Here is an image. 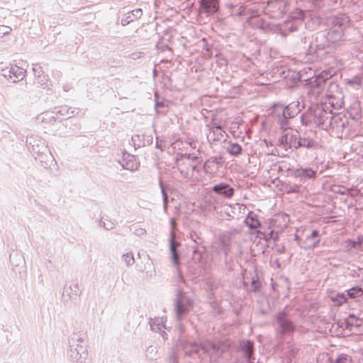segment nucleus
Here are the masks:
<instances>
[{
    "instance_id": "5fc2aeb1",
    "label": "nucleus",
    "mask_w": 363,
    "mask_h": 363,
    "mask_svg": "<svg viewBox=\"0 0 363 363\" xmlns=\"http://www.w3.org/2000/svg\"><path fill=\"white\" fill-rule=\"evenodd\" d=\"M333 301L335 303L337 306H341L344 303L346 302L347 298L345 294H337L335 297H333L332 298Z\"/></svg>"
},
{
    "instance_id": "0eeeda50",
    "label": "nucleus",
    "mask_w": 363,
    "mask_h": 363,
    "mask_svg": "<svg viewBox=\"0 0 363 363\" xmlns=\"http://www.w3.org/2000/svg\"><path fill=\"white\" fill-rule=\"evenodd\" d=\"M273 325L276 334L279 337L290 335L293 334L296 329V324L289 318V314L285 310L278 311L274 315Z\"/></svg>"
},
{
    "instance_id": "423d86ee",
    "label": "nucleus",
    "mask_w": 363,
    "mask_h": 363,
    "mask_svg": "<svg viewBox=\"0 0 363 363\" xmlns=\"http://www.w3.org/2000/svg\"><path fill=\"white\" fill-rule=\"evenodd\" d=\"M299 106L298 101H293L288 105L277 103L272 106V113L277 119L281 129L289 127L290 119L294 118L301 111Z\"/></svg>"
},
{
    "instance_id": "cd10ccee",
    "label": "nucleus",
    "mask_w": 363,
    "mask_h": 363,
    "mask_svg": "<svg viewBox=\"0 0 363 363\" xmlns=\"http://www.w3.org/2000/svg\"><path fill=\"white\" fill-rule=\"evenodd\" d=\"M294 174L296 178L307 180L315 179L317 176V172L310 167L298 168L294 171Z\"/></svg>"
},
{
    "instance_id": "c03bdc74",
    "label": "nucleus",
    "mask_w": 363,
    "mask_h": 363,
    "mask_svg": "<svg viewBox=\"0 0 363 363\" xmlns=\"http://www.w3.org/2000/svg\"><path fill=\"white\" fill-rule=\"evenodd\" d=\"M333 192L340 195H349L352 197L354 196V194H352V189L350 188H347L345 186H335L333 189Z\"/></svg>"
},
{
    "instance_id": "bb28decb",
    "label": "nucleus",
    "mask_w": 363,
    "mask_h": 363,
    "mask_svg": "<svg viewBox=\"0 0 363 363\" xmlns=\"http://www.w3.org/2000/svg\"><path fill=\"white\" fill-rule=\"evenodd\" d=\"M142 16L143 11L141 9H136L128 11L123 15L121 21V25L125 26L129 23L140 19Z\"/></svg>"
},
{
    "instance_id": "f03ea898",
    "label": "nucleus",
    "mask_w": 363,
    "mask_h": 363,
    "mask_svg": "<svg viewBox=\"0 0 363 363\" xmlns=\"http://www.w3.org/2000/svg\"><path fill=\"white\" fill-rule=\"evenodd\" d=\"M230 348V344L225 341L206 340L201 344L196 342L187 343L184 346L186 355L199 354L201 350L210 357V360L216 362L218 358Z\"/></svg>"
},
{
    "instance_id": "3c124183",
    "label": "nucleus",
    "mask_w": 363,
    "mask_h": 363,
    "mask_svg": "<svg viewBox=\"0 0 363 363\" xmlns=\"http://www.w3.org/2000/svg\"><path fill=\"white\" fill-rule=\"evenodd\" d=\"M347 242L351 247L359 248L363 244V236H358L357 240L348 239Z\"/></svg>"
},
{
    "instance_id": "4468645a",
    "label": "nucleus",
    "mask_w": 363,
    "mask_h": 363,
    "mask_svg": "<svg viewBox=\"0 0 363 363\" xmlns=\"http://www.w3.org/2000/svg\"><path fill=\"white\" fill-rule=\"evenodd\" d=\"M82 289L77 280H71L65 283L63 290V296L69 298L70 301H76L80 298Z\"/></svg>"
},
{
    "instance_id": "49530a36",
    "label": "nucleus",
    "mask_w": 363,
    "mask_h": 363,
    "mask_svg": "<svg viewBox=\"0 0 363 363\" xmlns=\"http://www.w3.org/2000/svg\"><path fill=\"white\" fill-rule=\"evenodd\" d=\"M273 25L267 22L264 19L259 20V24L257 26V29H259L263 32H269L272 30Z\"/></svg>"
},
{
    "instance_id": "b1692460",
    "label": "nucleus",
    "mask_w": 363,
    "mask_h": 363,
    "mask_svg": "<svg viewBox=\"0 0 363 363\" xmlns=\"http://www.w3.org/2000/svg\"><path fill=\"white\" fill-rule=\"evenodd\" d=\"M200 9L207 14L215 13L219 10L218 0H200Z\"/></svg>"
},
{
    "instance_id": "ddd939ff",
    "label": "nucleus",
    "mask_w": 363,
    "mask_h": 363,
    "mask_svg": "<svg viewBox=\"0 0 363 363\" xmlns=\"http://www.w3.org/2000/svg\"><path fill=\"white\" fill-rule=\"evenodd\" d=\"M189 158V155L182 153H177L174 158L175 164L174 167L177 168L181 175L185 179L191 178V174L190 172L191 167H189L190 163L188 162Z\"/></svg>"
},
{
    "instance_id": "393cba45",
    "label": "nucleus",
    "mask_w": 363,
    "mask_h": 363,
    "mask_svg": "<svg viewBox=\"0 0 363 363\" xmlns=\"http://www.w3.org/2000/svg\"><path fill=\"white\" fill-rule=\"evenodd\" d=\"M75 109L67 105L60 106L55 108L54 113L57 120L62 121L72 118L74 115Z\"/></svg>"
},
{
    "instance_id": "bf43d9fd",
    "label": "nucleus",
    "mask_w": 363,
    "mask_h": 363,
    "mask_svg": "<svg viewBox=\"0 0 363 363\" xmlns=\"http://www.w3.org/2000/svg\"><path fill=\"white\" fill-rule=\"evenodd\" d=\"M190 238L197 246L201 242V238L195 232L190 233Z\"/></svg>"
},
{
    "instance_id": "8fccbe9b",
    "label": "nucleus",
    "mask_w": 363,
    "mask_h": 363,
    "mask_svg": "<svg viewBox=\"0 0 363 363\" xmlns=\"http://www.w3.org/2000/svg\"><path fill=\"white\" fill-rule=\"evenodd\" d=\"M334 363H353V362L351 356L341 354L335 359Z\"/></svg>"
},
{
    "instance_id": "37998d69",
    "label": "nucleus",
    "mask_w": 363,
    "mask_h": 363,
    "mask_svg": "<svg viewBox=\"0 0 363 363\" xmlns=\"http://www.w3.org/2000/svg\"><path fill=\"white\" fill-rule=\"evenodd\" d=\"M35 83H37L41 88L44 89H50V84L48 82V77L45 74L41 75L35 78Z\"/></svg>"
},
{
    "instance_id": "13d9d810",
    "label": "nucleus",
    "mask_w": 363,
    "mask_h": 363,
    "mask_svg": "<svg viewBox=\"0 0 363 363\" xmlns=\"http://www.w3.org/2000/svg\"><path fill=\"white\" fill-rule=\"evenodd\" d=\"M122 167L123 169H128L130 171H134L138 168L137 164H134L131 161L127 162L125 164H122Z\"/></svg>"
},
{
    "instance_id": "72a5a7b5",
    "label": "nucleus",
    "mask_w": 363,
    "mask_h": 363,
    "mask_svg": "<svg viewBox=\"0 0 363 363\" xmlns=\"http://www.w3.org/2000/svg\"><path fill=\"white\" fill-rule=\"evenodd\" d=\"M230 250V242L226 241L224 239L221 240L219 242L215 244V252L223 253L224 255L225 262L227 261V257Z\"/></svg>"
},
{
    "instance_id": "58836bf2",
    "label": "nucleus",
    "mask_w": 363,
    "mask_h": 363,
    "mask_svg": "<svg viewBox=\"0 0 363 363\" xmlns=\"http://www.w3.org/2000/svg\"><path fill=\"white\" fill-rule=\"evenodd\" d=\"M155 108L157 113H165L167 111V107L165 104V102L163 101H159V94L157 92L155 93Z\"/></svg>"
},
{
    "instance_id": "e2e57ef3",
    "label": "nucleus",
    "mask_w": 363,
    "mask_h": 363,
    "mask_svg": "<svg viewBox=\"0 0 363 363\" xmlns=\"http://www.w3.org/2000/svg\"><path fill=\"white\" fill-rule=\"evenodd\" d=\"M11 30V28L10 27L6 26H0V35L8 34L10 33Z\"/></svg>"
},
{
    "instance_id": "ea45409f",
    "label": "nucleus",
    "mask_w": 363,
    "mask_h": 363,
    "mask_svg": "<svg viewBox=\"0 0 363 363\" xmlns=\"http://www.w3.org/2000/svg\"><path fill=\"white\" fill-rule=\"evenodd\" d=\"M334 73L332 71H323L318 75L315 76V78L320 82V83L325 84L328 86V84H331V82L328 80L333 76Z\"/></svg>"
},
{
    "instance_id": "4be33fe9",
    "label": "nucleus",
    "mask_w": 363,
    "mask_h": 363,
    "mask_svg": "<svg viewBox=\"0 0 363 363\" xmlns=\"http://www.w3.org/2000/svg\"><path fill=\"white\" fill-rule=\"evenodd\" d=\"M152 142L153 138L152 135L136 134L133 135L131 138V143L135 149L146 145H150L152 143Z\"/></svg>"
},
{
    "instance_id": "c85d7f7f",
    "label": "nucleus",
    "mask_w": 363,
    "mask_h": 363,
    "mask_svg": "<svg viewBox=\"0 0 363 363\" xmlns=\"http://www.w3.org/2000/svg\"><path fill=\"white\" fill-rule=\"evenodd\" d=\"M193 255H192V259L195 262H198L200 264H206L207 263V259H206V254L205 253V247L203 246H196L193 247Z\"/></svg>"
},
{
    "instance_id": "2f4dec72",
    "label": "nucleus",
    "mask_w": 363,
    "mask_h": 363,
    "mask_svg": "<svg viewBox=\"0 0 363 363\" xmlns=\"http://www.w3.org/2000/svg\"><path fill=\"white\" fill-rule=\"evenodd\" d=\"M347 113L352 119L359 121L362 118V111L359 101H356L352 103L347 110Z\"/></svg>"
},
{
    "instance_id": "dca6fc26",
    "label": "nucleus",
    "mask_w": 363,
    "mask_h": 363,
    "mask_svg": "<svg viewBox=\"0 0 363 363\" xmlns=\"http://www.w3.org/2000/svg\"><path fill=\"white\" fill-rule=\"evenodd\" d=\"M26 74V70L17 65H11L2 69V75L5 77L11 79L12 82L16 83L22 80Z\"/></svg>"
},
{
    "instance_id": "09e8293b",
    "label": "nucleus",
    "mask_w": 363,
    "mask_h": 363,
    "mask_svg": "<svg viewBox=\"0 0 363 363\" xmlns=\"http://www.w3.org/2000/svg\"><path fill=\"white\" fill-rule=\"evenodd\" d=\"M362 294V289L359 286H354L347 290V295L350 298H352L360 297Z\"/></svg>"
},
{
    "instance_id": "4c0bfd02",
    "label": "nucleus",
    "mask_w": 363,
    "mask_h": 363,
    "mask_svg": "<svg viewBox=\"0 0 363 363\" xmlns=\"http://www.w3.org/2000/svg\"><path fill=\"white\" fill-rule=\"evenodd\" d=\"M37 119L45 123H52L57 120L54 111L52 112L43 113L38 116Z\"/></svg>"
},
{
    "instance_id": "6e6552de",
    "label": "nucleus",
    "mask_w": 363,
    "mask_h": 363,
    "mask_svg": "<svg viewBox=\"0 0 363 363\" xmlns=\"http://www.w3.org/2000/svg\"><path fill=\"white\" fill-rule=\"evenodd\" d=\"M289 10L287 0H269L262 6V12L271 19L278 20L282 18Z\"/></svg>"
},
{
    "instance_id": "2eb2a0df",
    "label": "nucleus",
    "mask_w": 363,
    "mask_h": 363,
    "mask_svg": "<svg viewBox=\"0 0 363 363\" xmlns=\"http://www.w3.org/2000/svg\"><path fill=\"white\" fill-rule=\"evenodd\" d=\"M225 7L235 20L243 19L246 15V6L237 0L228 2Z\"/></svg>"
},
{
    "instance_id": "412c9836",
    "label": "nucleus",
    "mask_w": 363,
    "mask_h": 363,
    "mask_svg": "<svg viewBox=\"0 0 363 363\" xmlns=\"http://www.w3.org/2000/svg\"><path fill=\"white\" fill-rule=\"evenodd\" d=\"M212 190L217 194L223 196L226 199H230L233 196L235 190L228 184L221 182L215 184Z\"/></svg>"
},
{
    "instance_id": "39448f33",
    "label": "nucleus",
    "mask_w": 363,
    "mask_h": 363,
    "mask_svg": "<svg viewBox=\"0 0 363 363\" xmlns=\"http://www.w3.org/2000/svg\"><path fill=\"white\" fill-rule=\"evenodd\" d=\"M86 335L84 333H74L69 338L67 357L74 362H83L88 357L86 341Z\"/></svg>"
},
{
    "instance_id": "473e14b6",
    "label": "nucleus",
    "mask_w": 363,
    "mask_h": 363,
    "mask_svg": "<svg viewBox=\"0 0 363 363\" xmlns=\"http://www.w3.org/2000/svg\"><path fill=\"white\" fill-rule=\"evenodd\" d=\"M299 147H306L308 149H317L318 147V143L313 138L308 137H300L297 143V149Z\"/></svg>"
},
{
    "instance_id": "20e7f679",
    "label": "nucleus",
    "mask_w": 363,
    "mask_h": 363,
    "mask_svg": "<svg viewBox=\"0 0 363 363\" xmlns=\"http://www.w3.org/2000/svg\"><path fill=\"white\" fill-rule=\"evenodd\" d=\"M329 114L330 108L326 104L311 106L301 116V122L303 125L326 130Z\"/></svg>"
},
{
    "instance_id": "774afa93",
    "label": "nucleus",
    "mask_w": 363,
    "mask_h": 363,
    "mask_svg": "<svg viewBox=\"0 0 363 363\" xmlns=\"http://www.w3.org/2000/svg\"><path fill=\"white\" fill-rule=\"evenodd\" d=\"M143 55V52H135L131 54V58L136 60L140 58Z\"/></svg>"
},
{
    "instance_id": "864d4df0",
    "label": "nucleus",
    "mask_w": 363,
    "mask_h": 363,
    "mask_svg": "<svg viewBox=\"0 0 363 363\" xmlns=\"http://www.w3.org/2000/svg\"><path fill=\"white\" fill-rule=\"evenodd\" d=\"M159 186L161 189V193L162 195L163 204H164V206H166L168 203V196L165 191V188L163 184L162 179L161 177H160V178H159Z\"/></svg>"
},
{
    "instance_id": "f257e3e1",
    "label": "nucleus",
    "mask_w": 363,
    "mask_h": 363,
    "mask_svg": "<svg viewBox=\"0 0 363 363\" xmlns=\"http://www.w3.org/2000/svg\"><path fill=\"white\" fill-rule=\"evenodd\" d=\"M350 23L345 13L333 15L328 18L325 30L302 36L301 43L309 59L322 61L335 53L345 40Z\"/></svg>"
},
{
    "instance_id": "6e6d98bb",
    "label": "nucleus",
    "mask_w": 363,
    "mask_h": 363,
    "mask_svg": "<svg viewBox=\"0 0 363 363\" xmlns=\"http://www.w3.org/2000/svg\"><path fill=\"white\" fill-rule=\"evenodd\" d=\"M32 70L33 72V74L35 75V78L45 74L42 67L38 63L32 65Z\"/></svg>"
},
{
    "instance_id": "f3484780",
    "label": "nucleus",
    "mask_w": 363,
    "mask_h": 363,
    "mask_svg": "<svg viewBox=\"0 0 363 363\" xmlns=\"http://www.w3.org/2000/svg\"><path fill=\"white\" fill-rule=\"evenodd\" d=\"M326 86L325 84L320 83L315 77L313 79H311L307 88L311 101H316L323 93Z\"/></svg>"
},
{
    "instance_id": "7ed1b4c3",
    "label": "nucleus",
    "mask_w": 363,
    "mask_h": 363,
    "mask_svg": "<svg viewBox=\"0 0 363 363\" xmlns=\"http://www.w3.org/2000/svg\"><path fill=\"white\" fill-rule=\"evenodd\" d=\"M26 145L28 150L37 160L41 162L44 168L50 166L54 161L50 150L45 139L38 135H30L27 137Z\"/></svg>"
},
{
    "instance_id": "79ce46f5",
    "label": "nucleus",
    "mask_w": 363,
    "mask_h": 363,
    "mask_svg": "<svg viewBox=\"0 0 363 363\" xmlns=\"http://www.w3.org/2000/svg\"><path fill=\"white\" fill-rule=\"evenodd\" d=\"M260 15L259 9L255 8H247L246 6V15H245V19L248 21L249 19H252L259 17Z\"/></svg>"
},
{
    "instance_id": "a878e982",
    "label": "nucleus",
    "mask_w": 363,
    "mask_h": 363,
    "mask_svg": "<svg viewBox=\"0 0 363 363\" xmlns=\"http://www.w3.org/2000/svg\"><path fill=\"white\" fill-rule=\"evenodd\" d=\"M177 245H179V242L175 239L174 230H172L169 239V250L171 254L170 258L174 265L179 264V254L177 250Z\"/></svg>"
},
{
    "instance_id": "052dcab7",
    "label": "nucleus",
    "mask_w": 363,
    "mask_h": 363,
    "mask_svg": "<svg viewBox=\"0 0 363 363\" xmlns=\"http://www.w3.org/2000/svg\"><path fill=\"white\" fill-rule=\"evenodd\" d=\"M259 19L261 18L259 17L252 19H249L248 21H247V23L250 27L253 28H257V26L259 24Z\"/></svg>"
},
{
    "instance_id": "5701e85b",
    "label": "nucleus",
    "mask_w": 363,
    "mask_h": 363,
    "mask_svg": "<svg viewBox=\"0 0 363 363\" xmlns=\"http://www.w3.org/2000/svg\"><path fill=\"white\" fill-rule=\"evenodd\" d=\"M79 129L77 123H72V121H67L59 127V135L62 137L72 135Z\"/></svg>"
},
{
    "instance_id": "69168bd1",
    "label": "nucleus",
    "mask_w": 363,
    "mask_h": 363,
    "mask_svg": "<svg viewBox=\"0 0 363 363\" xmlns=\"http://www.w3.org/2000/svg\"><path fill=\"white\" fill-rule=\"evenodd\" d=\"M285 247L282 245H277L276 246V252L279 254H282L285 252Z\"/></svg>"
},
{
    "instance_id": "4d7b16f0",
    "label": "nucleus",
    "mask_w": 363,
    "mask_h": 363,
    "mask_svg": "<svg viewBox=\"0 0 363 363\" xmlns=\"http://www.w3.org/2000/svg\"><path fill=\"white\" fill-rule=\"evenodd\" d=\"M219 163L218 158L217 157H211L206 161L203 165V168H211L213 164L216 165Z\"/></svg>"
},
{
    "instance_id": "a211bd4d",
    "label": "nucleus",
    "mask_w": 363,
    "mask_h": 363,
    "mask_svg": "<svg viewBox=\"0 0 363 363\" xmlns=\"http://www.w3.org/2000/svg\"><path fill=\"white\" fill-rule=\"evenodd\" d=\"M9 259L14 272L21 274V271L26 267V262L23 254L18 251H13L9 255Z\"/></svg>"
},
{
    "instance_id": "338daca9",
    "label": "nucleus",
    "mask_w": 363,
    "mask_h": 363,
    "mask_svg": "<svg viewBox=\"0 0 363 363\" xmlns=\"http://www.w3.org/2000/svg\"><path fill=\"white\" fill-rule=\"evenodd\" d=\"M169 363H177V357L174 354H172L169 357Z\"/></svg>"
},
{
    "instance_id": "680f3d73",
    "label": "nucleus",
    "mask_w": 363,
    "mask_h": 363,
    "mask_svg": "<svg viewBox=\"0 0 363 363\" xmlns=\"http://www.w3.org/2000/svg\"><path fill=\"white\" fill-rule=\"evenodd\" d=\"M134 234L137 236H143L146 234V230L143 228H136L134 230Z\"/></svg>"
},
{
    "instance_id": "f8f14e48",
    "label": "nucleus",
    "mask_w": 363,
    "mask_h": 363,
    "mask_svg": "<svg viewBox=\"0 0 363 363\" xmlns=\"http://www.w3.org/2000/svg\"><path fill=\"white\" fill-rule=\"evenodd\" d=\"M329 116L325 130L331 129L335 130L337 134L342 133L348 124L346 117L340 114H334L330 109Z\"/></svg>"
},
{
    "instance_id": "9b49d317",
    "label": "nucleus",
    "mask_w": 363,
    "mask_h": 363,
    "mask_svg": "<svg viewBox=\"0 0 363 363\" xmlns=\"http://www.w3.org/2000/svg\"><path fill=\"white\" fill-rule=\"evenodd\" d=\"M191 301L182 291H178L174 301V311L176 318L180 320L183 315L186 314L191 308Z\"/></svg>"
},
{
    "instance_id": "a19ab883",
    "label": "nucleus",
    "mask_w": 363,
    "mask_h": 363,
    "mask_svg": "<svg viewBox=\"0 0 363 363\" xmlns=\"http://www.w3.org/2000/svg\"><path fill=\"white\" fill-rule=\"evenodd\" d=\"M227 151L231 155L238 156L242 153V148L241 145L237 143H230L227 147Z\"/></svg>"
},
{
    "instance_id": "e433bc0d",
    "label": "nucleus",
    "mask_w": 363,
    "mask_h": 363,
    "mask_svg": "<svg viewBox=\"0 0 363 363\" xmlns=\"http://www.w3.org/2000/svg\"><path fill=\"white\" fill-rule=\"evenodd\" d=\"M251 277V291L258 292L262 287V282L260 281L256 271L250 273Z\"/></svg>"
},
{
    "instance_id": "de8ad7c7",
    "label": "nucleus",
    "mask_w": 363,
    "mask_h": 363,
    "mask_svg": "<svg viewBox=\"0 0 363 363\" xmlns=\"http://www.w3.org/2000/svg\"><path fill=\"white\" fill-rule=\"evenodd\" d=\"M208 287L211 291L218 289L221 284V281L218 279H211L207 282ZM213 293L211 292L209 296H213Z\"/></svg>"
},
{
    "instance_id": "9d476101",
    "label": "nucleus",
    "mask_w": 363,
    "mask_h": 363,
    "mask_svg": "<svg viewBox=\"0 0 363 363\" xmlns=\"http://www.w3.org/2000/svg\"><path fill=\"white\" fill-rule=\"evenodd\" d=\"M282 130V134L278 140V145L285 150H287L288 149L296 150L299 133L298 132L293 131L290 128V126Z\"/></svg>"
},
{
    "instance_id": "c756f323",
    "label": "nucleus",
    "mask_w": 363,
    "mask_h": 363,
    "mask_svg": "<svg viewBox=\"0 0 363 363\" xmlns=\"http://www.w3.org/2000/svg\"><path fill=\"white\" fill-rule=\"evenodd\" d=\"M149 323L151 330L155 333H161L163 338H164V335L167 334L163 330L165 328V326L162 318L158 317L155 318H150Z\"/></svg>"
},
{
    "instance_id": "1a4fd4ad",
    "label": "nucleus",
    "mask_w": 363,
    "mask_h": 363,
    "mask_svg": "<svg viewBox=\"0 0 363 363\" xmlns=\"http://www.w3.org/2000/svg\"><path fill=\"white\" fill-rule=\"evenodd\" d=\"M305 12L301 9H297L293 15L286 20L282 24L279 25V30L282 36L298 30V27L302 25Z\"/></svg>"
},
{
    "instance_id": "a18cd8bd",
    "label": "nucleus",
    "mask_w": 363,
    "mask_h": 363,
    "mask_svg": "<svg viewBox=\"0 0 363 363\" xmlns=\"http://www.w3.org/2000/svg\"><path fill=\"white\" fill-rule=\"evenodd\" d=\"M99 225L103 227L106 230L113 229L116 226V223L112 220L104 219L103 218L99 220Z\"/></svg>"
},
{
    "instance_id": "6ab92c4d",
    "label": "nucleus",
    "mask_w": 363,
    "mask_h": 363,
    "mask_svg": "<svg viewBox=\"0 0 363 363\" xmlns=\"http://www.w3.org/2000/svg\"><path fill=\"white\" fill-rule=\"evenodd\" d=\"M320 240L319 231L313 230L302 242L298 243V246L304 250H313L318 245Z\"/></svg>"
},
{
    "instance_id": "603ef678",
    "label": "nucleus",
    "mask_w": 363,
    "mask_h": 363,
    "mask_svg": "<svg viewBox=\"0 0 363 363\" xmlns=\"http://www.w3.org/2000/svg\"><path fill=\"white\" fill-rule=\"evenodd\" d=\"M122 259L128 267L133 265L135 262L133 255L131 252L123 255Z\"/></svg>"
},
{
    "instance_id": "0e129e2a",
    "label": "nucleus",
    "mask_w": 363,
    "mask_h": 363,
    "mask_svg": "<svg viewBox=\"0 0 363 363\" xmlns=\"http://www.w3.org/2000/svg\"><path fill=\"white\" fill-rule=\"evenodd\" d=\"M359 320L356 318L354 315H350L349 318H348L347 322H348V324L358 325L359 323L357 322Z\"/></svg>"
},
{
    "instance_id": "aec40b11",
    "label": "nucleus",
    "mask_w": 363,
    "mask_h": 363,
    "mask_svg": "<svg viewBox=\"0 0 363 363\" xmlns=\"http://www.w3.org/2000/svg\"><path fill=\"white\" fill-rule=\"evenodd\" d=\"M209 130V133L207 135V138L209 143L219 141L223 138L224 130L220 124L213 123L211 125H207Z\"/></svg>"
},
{
    "instance_id": "7c9ffc66",
    "label": "nucleus",
    "mask_w": 363,
    "mask_h": 363,
    "mask_svg": "<svg viewBox=\"0 0 363 363\" xmlns=\"http://www.w3.org/2000/svg\"><path fill=\"white\" fill-rule=\"evenodd\" d=\"M242 352L249 363L254 362V342L252 341L247 340L244 342L242 345Z\"/></svg>"
},
{
    "instance_id": "f704fd0d",
    "label": "nucleus",
    "mask_w": 363,
    "mask_h": 363,
    "mask_svg": "<svg viewBox=\"0 0 363 363\" xmlns=\"http://www.w3.org/2000/svg\"><path fill=\"white\" fill-rule=\"evenodd\" d=\"M245 223L250 229H257L260 225V221L258 220L257 216L252 211H250L245 219Z\"/></svg>"
},
{
    "instance_id": "c9c22d12",
    "label": "nucleus",
    "mask_w": 363,
    "mask_h": 363,
    "mask_svg": "<svg viewBox=\"0 0 363 363\" xmlns=\"http://www.w3.org/2000/svg\"><path fill=\"white\" fill-rule=\"evenodd\" d=\"M257 233L259 238L264 239L266 241L273 240L274 242H276L279 239V233L277 231H274V230H271L269 232L257 230Z\"/></svg>"
}]
</instances>
